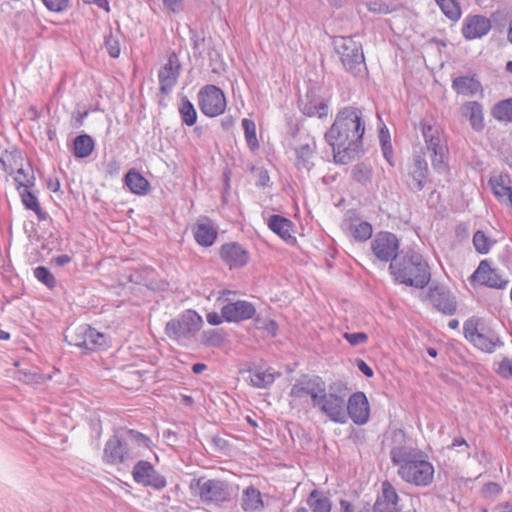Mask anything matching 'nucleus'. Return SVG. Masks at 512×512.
<instances>
[{
	"instance_id": "45",
	"label": "nucleus",
	"mask_w": 512,
	"mask_h": 512,
	"mask_svg": "<svg viewBox=\"0 0 512 512\" xmlns=\"http://www.w3.org/2000/svg\"><path fill=\"white\" fill-rule=\"evenodd\" d=\"M85 331H88L90 351L106 346V336L103 333L97 331L91 326H89V328H85Z\"/></svg>"
},
{
	"instance_id": "55",
	"label": "nucleus",
	"mask_w": 512,
	"mask_h": 512,
	"mask_svg": "<svg viewBox=\"0 0 512 512\" xmlns=\"http://www.w3.org/2000/svg\"><path fill=\"white\" fill-rule=\"evenodd\" d=\"M354 364L358 367V369L368 378L373 377L374 372L373 369L363 360L356 359L354 360Z\"/></svg>"
},
{
	"instance_id": "40",
	"label": "nucleus",
	"mask_w": 512,
	"mask_h": 512,
	"mask_svg": "<svg viewBox=\"0 0 512 512\" xmlns=\"http://www.w3.org/2000/svg\"><path fill=\"white\" fill-rule=\"evenodd\" d=\"M242 127L244 129L245 140L247 146L251 151H256L259 149V142L256 136V125L252 119L244 118L242 120Z\"/></svg>"
},
{
	"instance_id": "62",
	"label": "nucleus",
	"mask_w": 512,
	"mask_h": 512,
	"mask_svg": "<svg viewBox=\"0 0 512 512\" xmlns=\"http://www.w3.org/2000/svg\"><path fill=\"white\" fill-rule=\"evenodd\" d=\"M379 140H380L381 146L386 143H391L389 131L385 126L380 129Z\"/></svg>"
},
{
	"instance_id": "25",
	"label": "nucleus",
	"mask_w": 512,
	"mask_h": 512,
	"mask_svg": "<svg viewBox=\"0 0 512 512\" xmlns=\"http://www.w3.org/2000/svg\"><path fill=\"white\" fill-rule=\"evenodd\" d=\"M316 151V142L311 139L310 142L299 145L294 149L295 166L299 171L309 172L313 166V157Z\"/></svg>"
},
{
	"instance_id": "9",
	"label": "nucleus",
	"mask_w": 512,
	"mask_h": 512,
	"mask_svg": "<svg viewBox=\"0 0 512 512\" xmlns=\"http://www.w3.org/2000/svg\"><path fill=\"white\" fill-rule=\"evenodd\" d=\"M317 407L331 420L345 422L347 416L352 417V395L345 401L343 396L335 393L327 394L325 391Z\"/></svg>"
},
{
	"instance_id": "57",
	"label": "nucleus",
	"mask_w": 512,
	"mask_h": 512,
	"mask_svg": "<svg viewBox=\"0 0 512 512\" xmlns=\"http://www.w3.org/2000/svg\"><path fill=\"white\" fill-rule=\"evenodd\" d=\"M207 322L210 325L216 326L222 323V320L224 319L222 315L220 316L217 312H210L206 316Z\"/></svg>"
},
{
	"instance_id": "56",
	"label": "nucleus",
	"mask_w": 512,
	"mask_h": 512,
	"mask_svg": "<svg viewBox=\"0 0 512 512\" xmlns=\"http://www.w3.org/2000/svg\"><path fill=\"white\" fill-rule=\"evenodd\" d=\"M382 152L384 158L387 160V162L393 166L392 158H393V149L391 143L383 144L382 146Z\"/></svg>"
},
{
	"instance_id": "58",
	"label": "nucleus",
	"mask_w": 512,
	"mask_h": 512,
	"mask_svg": "<svg viewBox=\"0 0 512 512\" xmlns=\"http://www.w3.org/2000/svg\"><path fill=\"white\" fill-rule=\"evenodd\" d=\"M354 133L359 135V138L363 136L364 133V126L361 123V118L357 115L356 111L354 110Z\"/></svg>"
},
{
	"instance_id": "23",
	"label": "nucleus",
	"mask_w": 512,
	"mask_h": 512,
	"mask_svg": "<svg viewBox=\"0 0 512 512\" xmlns=\"http://www.w3.org/2000/svg\"><path fill=\"white\" fill-rule=\"evenodd\" d=\"M268 227L281 237L288 244H295L296 237L294 233V223L281 215H271L268 219Z\"/></svg>"
},
{
	"instance_id": "54",
	"label": "nucleus",
	"mask_w": 512,
	"mask_h": 512,
	"mask_svg": "<svg viewBox=\"0 0 512 512\" xmlns=\"http://www.w3.org/2000/svg\"><path fill=\"white\" fill-rule=\"evenodd\" d=\"M190 40L192 43L194 53H196V51H199V53H201L200 47L204 42V37H201L196 31L190 30Z\"/></svg>"
},
{
	"instance_id": "41",
	"label": "nucleus",
	"mask_w": 512,
	"mask_h": 512,
	"mask_svg": "<svg viewBox=\"0 0 512 512\" xmlns=\"http://www.w3.org/2000/svg\"><path fill=\"white\" fill-rule=\"evenodd\" d=\"M179 113L181 115L182 121L187 126H192L196 123L197 112L194 108V105L190 102V100L187 97H183L181 99Z\"/></svg>"
},
{
	"instance_id": "63",
	"label": "nucleus",
	"mask_w": 512,
	"mask_h": 512,
	"mask_svg": "<svg viewBox=\"0 0 512 512\" xmlns=\"http://www.w3.org/2000/svg\"><path fill=\"white\" fill-rule=\"evenodd\" d=\"M269 180H270V177L268 175V172L265 170H262L259 173L257 185L262 186V187L267 186Z\"/></svg>"
},
{
	"instance_id": "33",
	"label": "nucleus",
	"mask_w": 512,
	"mask_h": 512,
	"mask_svg": "<svg viewBox=\"0 0 512 512\" xmlns=\"http://www.w3.org/2000/svg\"><path fill=\"white\" fill-rule=\"evenodd\" d=\"M472 343L478 349L488 353L493 352L496 346L503 345V342L500 341L499 337L493 331H485L484 329H481V333L476 335Z\"/></svg>"
},
{
	"instance_id": "31",
	"label": "nucleus",
	"mask_w": 512,
	"mask_h": 512,
	"mask_svg": "<svg viewBox=\"0 0 512 512\" xmlns=\"http://www.w3.org/2000/svg\"><path fill=\"white\" fill-rule=\"evenodd\" d=\"M241 506L246 512L261 511L264 503L260 491L254 486L247 487L242 494Z\"/></svg>"
},
{
	"instance_id": "19",
	"label": "nucleus",
	"mask_w": 512,
	"mask_h": 512,
	"mask_svg": "<svg viewBox=\"0 0 512 512\" xmlns=\"http://www.w3.org/2000/svg\"><path fill=\"white\" fill-rule=\"evenodd\" d=\"M256 313V309L251 302L238 300L224 305L221 314L227 322H240L251 319Z\"/></svg>"
},
{
	"instance_id": "3",
	"label": "nucleus",
	"mask_w": 512,
	"mask_h": 512,
	"mask_svg": "<svg viewBox=\"0 0 512 512\" xmlns=\"http://www.w3.org/2000/svg\"><path fill=\"white\" fill-rule=\"evenodd\" d=\"M352 108L340 110L330 129L325 133V140L332 147L336 164L347 165L352 161Z\"/></svg>"
},
{
	"instance_id": "60",
	"label": "nucleus",
	"mask_w": 512,
	"mask_h": 512,
	"mask_svg": "<svg viewBox=\"0 0 512 512\" xmlns=\"http://www.w3.org/2000/svg\"><path fill=\"white\" fill-rule=\"evenodd\" d=\"M72 260L71 256L67 255V254H62V255H58L56 257L53 258V262L59 266V267H62V266H65L66 264L70 263Z\"/></svg>"
},
{
	"instance_id": "49",
	"label": "nucleus",
	"mask_w": 512,
	"mask_h": 512,
	"mask_svg": "<svg viewBox=\"0 0 512 512\" xmlns=\"http://www.w3.org/2000/svg\"><path fill=\"white\" fill-rule=\"evenodd\" d=\"M463 330L465 338L471 343L476 338V335L481 333V330L478 329V321L473 318L468 319L464 323Z\"/></svg>"
},
{
	"instance_id": "24",
	"label": "nucleus",
	"mask_w": 512,
	"mask_h": 512,
	"mask_svg": "<svg viewBox=\"0 0 512 512\" xmlns=\"http://www.w3.org/2000/svg\"><path fill=\"white\" fill-rule=\"evenodd\" d=\"M452 89L458 94L466 97H473L483 93V86L477 75L458 76L452 80Z\"/></svg>"
},
{
	"instance_id": "46",
	"label": "nucleus",
	"mask_w": 512,
	"mask_h": 512,
	"mask_svg": "<svg viewBox=\"0 0 512 512\" xmlns=\"http://www.w3.org/2000/svg\"><path fill=\"white\" fill-rule=\"evenodd\" d=\"M373 234L372 225L367 221H360L354 225V240L367 241Z\"/></svg>"
},
{
	"instance_id": "30",
	"label": "nucleus",
	"mask_w": 512,
	"mask_h": 512,
	"mask_svg": "<svg viewBox=\"0 0 512 512\" xmlns=\"http://www.w3.org/2000/svg\"><path fill=\"white\" fill-rule=\"evenodd\" d=\"M303 114L309 117L318 116L326 117L328 114L327 104L315 94H307V101L301 107Z\"/></svg>"
},
{
	"instance_id": "28",
	"label": "nucleus",
	"mask_w": 512,
	"mask_h": 512,
	"mask_svg": "<svg viewBox=\"0 0 512 512\" xmlns=\"http://www.w3.org/2000/svg\"><path fill=\"white\" fill-rule=\"evenodd\" d=\"M354 424L363 425L370 418V406L366 395L363 392H354Z\"/></svg>"
},
{
	"instance_id": "22",
	"label": "nucleus",
	"mask_w": 512,
	"mask_h": 512,
	"mask_svg": "<svg viewBox=\"0 0 512 512\" xmlns=\"http://www.w3.org/2000/svg\"><path fill=\"white\" fill-rule=\"evenodd\" d=\"M489 185L495 197L504 205L512 208L511 180L507 174L491 177Z\"/></svg>"
},
{
	"instance_id": "43",
	"label": "nucleus",
	"mask_w": 512,
	"mask_h": 512,
	"mask_svg": "<svg viewBox=\"0 0 512 512\" xmlns=\"http://www.w3.org/2000/svg\"><path fill=\"white\" fill-rule=\"evenodd\" d=\"M494 242L482 231L478 230L473 236V245L480 254H487Z\"/></svg>"
},
{
	"instance_id": "61",
	"label": "nucleus",
	"mask_w": 512,
	"mask_h": 512,
	"mask_svg": "<svg viewBox=\"0 0 512 512\" xmlns=\"http://www.w3.org/2000/svg\"><path fill=\"white\" fill-rule=\"evenodd\" d=\"M36 377L35 373L20 371L18 379L26 383H32L36 381Z\"/></svg>"
},
{
	"instance_id": "18",
	"label": "nucleus",
	"mask_w": 512,
	"mask_h": 512,
	"mask_svg": "<svg viewBox=\"0 0 512 512\" xmlns=\"http://www.w3.org/2000/svg\"><path fill=\"white\" fill-rule=\"evenodd\" d=\"M399 496L394 486L385 480L381 484V493L371 506L373 512H400Z\"/></svg>"
},
{
	"instance_id": "5",
	"label": "nucleus",
	"mask_w": 512,
	"mask_h": 512,
	"mask_svg": "<svg viewBox=\"0 0 512 512\" xmlns=\"http://www.w3.org/2000/svg\"><path fill=\"white\" fill-rule=\"evenodd\" d=\"M0 162L3 166V169L8 174L14 176V181L17 185V189L20 188L30 189L35 185V176L33 169L29 166L27 169L23 168V157L20 152H5L0 157Z\"/></svg>"
},
{
	"instance_id": "2",
	"label": "nucleus",
	"mask_w": 512,
	"mask_h": 512,
	"mask_svg": "<svg viewBox=\"0 0 512 512\" xmlns=\"http://www.w3.org/2000/svg\"><path fill=\"white\" fill-rule=\"evenodd\" d=\"M395 281L410 287L424 288L431 280L428 263L422 255L412 249L402 250L389 265Z\"/></svg>"
},
{
	"instance_id": "53",
	"label": "nucleus",
	"mask_w": 512,
	"mask_h": 512,
	"mask_svg": "<svg viewBox=\"0 0 512 512\" xmlns=\"http://www.w3.org/2000/svg\"><path fill=\"white\" fill-rule=\"evenodd\" d=\"M501 486L496 482H489L483 486V494L485 497H491L501 492Z\"/></svg>"
},
{
	"instance_id": "11",
	"label": "nucleus",
	"mask_w": 512,
	"mask_h": 512,
	"mask_svg": "<svg viewBox=\"0 0 512 512\" xmlns=\"http://www.w3.org/2000/svg\"><path fill=\"white\" fill-rule=\"evenodd\" d=\"M373 255L381 262H392L399 256V240L391 232L381 231L371 242Z\"/></svg>"
},
{
	"instance_id": "35",
	"label": "nucleus",
	"mask_w": 512,
	"mask_h": 512,
	"mask_svg": "<svg viewBox=\"0 0 512 512\" xmlns=\"http://www.w3.org/2000/svg\"><path fill=\"white\" fill-rule=\"evenodd\" d=\"M85 328H89V325H80L74 329H69L65 339L70 345L90 350V343L88 341V331Z\"/></svg>"
},
{
	"instance_id": "44",
	"label": "nucleus",
	"mask_w": 512,
	"mask_h": 512,
	"mask_svg": "<svg viewBox=\"0 0 512 512\" xmlns=\"http://www.w3.org/2000/svg\"><path fill=\"white\" fill-rule=\"evenodd\" d=\"M372 167L366 163H359L354 166V180L366 185L371 183Z\"/></svg>"
},
{
	"instance_id": "12",
	"label": "nucleus",
	"mask_w": 512,
	"mask_h": 512,
	"mask_svg": "<svg viewBox=\"0 0 512 512\" xmlns=\"http://www.w3.org/2000/svg\"><path fill=\"white\" fill-rule=\"evenodd\" d=\"M182 65L175 52H171L167 57V62L158 72L159 91L162 95H169L176 86L181 74Z\"/></svg>"
},
{
	"instance_id": "21",
	"label": "nucleus",
	"mask_w": 512,
	"mask_h": 512,
	"mask_svg": "<svg viewBox=\"0 0 512 512\" xmlns=\"http://www.w3.org/2000/svg\"><path fill=\"white\" fill-rule=\"evenodd\" d=\"M491 29V22L481 15H474L465 19L462 27L463 36L468 39L481 38Z\"/></svg>"
},
{
	"instance_id": "50",
	"label": "nucleus",
	"mask_w": 512,
	"mask_h": 512,
	"mask_svg": "<svg viewBox=\"0 0 512 512\" xmlns=\"http://www.w3.org/2000/svg\"><path fill=\"white\" fill-rule=\"evenodd\" d=\"M366 6L370 12L377 14H388L392 12L390 6L381 0L370 1L366 3Z\"/></svg>"
},
{
	"instance_id": "6",
	"label": "nucleus",
	"mask_w": 512,
	"mask_h": 512,
	"mask_svg": "<svg viewBox=\"0 0 512 512\" xmlns=\"http://www.w3.org/2000/svg\"><path fill=\"white\" fill-rule=\"evenodd\" d=\"M420 127L426 148L431 152L430 157L433 168L439 171L444 170L446 167L445 158L447 147L442 140L440 128L426 122H421Z\"/></svg>"
},
{
	"instance_id": "14",
	"label": "nucleus",
	"mask_w": 512,
	"mask_h": 512,
	"mask_svg": "<svg viewBox=\"0 0 512 512\" xmlns=\"http://www.w3.org/2000/svg\"><path fill=\"white\" fill-rule=\"evenodd\" d=\"M197 486L199 488V496L205 503H222L230 499L229 486L224 481L217 479L203 481L198 479Z\"/></svg>"
},
{
	"instance_id": "17",
	"label": "nucleus",
	"mask_w": 512,
	"mask_h": 512,
	"mask_svg": "<svg viewBox=\"0 0 512 512\" xmlns=\"http://www.w3.org/2000/svg\"><path fill=\"white\" fill-rule=\"evenodd\" d=\"M220 257L230 269H237L247 265L250 254L240 243L230 242L221 246Z\"/></svg>"
},
{
	"instance_id": "59",
	"label": "nucleus",
	"mask_w": 512,
	"mask_h": 512,
	"mask_svg": "<svg viewBox=\"0 0 512 512\" xmlns=\"http://www.w3.org/2000/svg\"><path fill=\"white\" fill-rule=\"evenodd\" d=\"M181 2L182 0H163V5L165 8L175 13L179 10Z\"/></svg>"
},
{
	"instance_id": "51",
	"label": "nucleus",
	"mask_w": 512,
	"mask_h": 512,
	"mask_svg": "<svg viewBox=\"0 0 512 512\" xmlns=\"http://www.w3.org/2000/svg\"><path fill=\"white\" fill-rule=\"evenodd\" d=\"M497 374L502 378L509 379L512 377V359L505 357L499 363Z\"/></svg>"
},
{
	"instance_id": "48",
	"label": "nucleus",
	"mask_w": 512,
	"mask_h": 512,
	"mask_svg": "<svg viewBox=\"0 0 512 512\" xmlns=\"http://www.w3.org/2000/svg\"><path fill=\"white\" fill-rule=\"evenodd\" d=\"M105 48L108 54L112 58H117L120 55V42L119 37L115 35L112 31L109 32L108 35L105 36Z\"/></svg>"
},
{
	"instance_id": "38",
	"label": "nucleus",
	"mask_w": 512,
	"mask_h": 512,
	"mask_svg": "<svg viewBox=\"0 0 512 512\" xmlns=\"http://www.w3.org/2000/svg\"><path fill=\"white\" fill-rule=\"evenodd\" d=\"M491 114L500 122H512V98L496 103L492 108Z\"/></svg>"
},
{
	"instance_id": "42",
	"label": "nucleus",
	"mask_w": 512,
	"mask_h": 512,
	"mask_svg": "<svg viewBox=\"0 0 512 512\" xmlns=\"http://www.w3.org/2000/svg\"><path fill=\"white\" fill-rule=\"evenodd\" d=\"M441 11L452 21L461 17V8L457 0H435Z\"/></svg>"
},
{
	"instance_id": "1",
	"label": "nucleus",
	"mask_w": 512,
	"mask_h": 512,
	"mask_svg": "<svg viewBox=\"0 0 512 512\" xmlns=\"http://www.w3.org/2000/svg\"><path fill=\"white\" fill-rule=\"evenodd\" d=\"M391 439L394 445L390 450V458L394 465L399 466L398 475L401 479L418 487L429 486L433 482L434 467L424 453L409 443L401 429L393 430Z\"/></svg>"
},
{
	"instance_id": "4",
	"label": "nucleus",
	"mask_w": 512,
	"mask_h": 512,
	"mask_svg": "<svg viewBox=\"0 0 512 512\" xmlns=\"http://www.w3.org/2000/svg\"><path fill=\"white\" fill-rule=\"evenodd\" d=\"M149 438L129 429L122 435L108 439L103 452V460L108 464H120L140 456V448L148 447Z\"/></svg>"
},
{
	"instance_id": "26",
	"label": "nucleus",
	"mask_w": 512,
	"mask_h": 512,
	"mask_svg": "<svg viewBox=\"0 0 512 512\" xmlns=\"http://www.w3.org/2000/svg\"><path fill=\"white\" fill-rule=\"evenodd\" d=\"M462 116L467 118L470 122L472 129L476 132H481L484 127L483 107L477 101H468L460 107Z\"/></svg>"
},
{
	"instance_id": "29",
	"label": "nucleus",
	"mask_w": 512,
	"mask_h": 512,
	"mask_svg": "<svg viewBox=\"0 0 512 512\" xmlns=\"http://www.w3.org/2000/svg\"><path fill=\"white\" fill-rule=\"evenodd\" d=\"M125 184L130 191L137 195H145L150 190L148 180L136 169H131L125 175Z\"/></svg>"
},
{
	"instance_id": "8",
	"label": "nucleus",
	"mask_w": 512,
	"mask_h": 512,
	"mask_svg": "<svg viewBox=\"0 0 512 512\" xmlns=\"http://www.w3.org/2000/svg\"><path fill=\"white\" fill-rule=\"evenodd\" d=\"M202 324L201 317L194 311H187L180 319H172L165 327L166 335L175 340H181L194 336Z\"/></svg>"
},
{
	"instance_id": "16",
	"label": "nucleus",
	"mask_w": 512,
	"mask_h": 512,
	"mask_svg": "<svg viewBox=\"0 0 512 512\" xmlns=\"http://www.w3.org/2000/svg\"><path fill=\"white\" fill-rule=\"evenodd\" d=\"M471 280L495 289H504L508 285V280L503 279L497 269L492 268L487 260L480 262L472 274Z\"/></svg>"
},
{
	"instance_id": "7",
	"label": "nucleus",
	"mask_w": 512,
	"mask_h": 512,
	"mask_svg": "<svg viewBox=\"0 0 512 512\" xmlns=\"http://www.w3.org/2000/svg\"><path fill=\"white\" fill-rule=\"evenodd\" d=\"M198 105L204 115L208 117L219 116L226 109L225 94L216 85H205L198 92Z\"/></svg>"
},
{
	"instance_id": "15",
	"label": "nucleus",
	"mask_w": 512,
	"mask_h": 512,
	"mask_svg": "<svg viewBox=\"0 0 512 512\" xmlns=\"http://www.w3.org/2000/svg\"><path fill=\"white\" fill-rule=\"evenodd\" d=\"M132 476L136 483L157 490L163 489L167 484L165 477L159 474L150 462L145 460H140L135 464Z\"/></svg>"
},
{
	"instance_id": "13",
	"label": "nucleus",
	"mask_w": 512,
	"mask_h": 512,
	"mask_svg": "<svg viewBox=\"0 0 512 512\" xmlns=\"http://www.w3.org/2000/svg\"><path fill=\"white\" fill-rule=\"evenodd\" d=\"M427 299L437 311L444 315L452 316L457 311L456 297L443 285H431L427 292Z\"/></svg>"
},
{
	"instance_id": "32",
	"label": "nucleus",
	"mask_w": 512,
	"mask_h": 512,
	"mask_svg": "<svg viewBox=\"0 0 512 512\" xmlns=\"http://www.w3.org/2000/svg\"><path fill=\"white\" fill-rule=\"evenodd\" d=\"M352 38L351 37H336L334 40V47L339 60L343 67L350 71L352 70Z\"/></svg>"
},
{
	"instance_id": "36",
	"label": "nucleus",
	"mask_w": 512,
	"mask_h": 512,
	"mask_svg": "<svg viewBox=\"0 0 512 512\" xmlns=\"http://www.w3.org/2000/svg\"><path fill=\"white\" fill-rule=\"evenodd\" d=\"M73 145V153L76 158H86L90 156L95 147L93 138L88 134L77 136L74 139Z\"/></svg>"
},
{
	"instance_id": "64",
	"label": "nucleus",
	"mask_w": 512,
	"mask_h": 512,
	"mask_svg": "<svg viewBox=\"0 0 512 512\" xmlns=\"http://www.w3.org/2000/svg\"><path fill=\"white\" fill-rule=\"evenodd\" d=\"M207 345L217 346L220 343V337L216 332H211L210 336L204 341Z\"/></svg>"
},
{
	"instance_id": "10",
	"label": "nucleus",
	"mask_w": 512,
	"mask_h": 512,
	"mask_svg": "<svg viewBox=\"0 0 512 512\" xmlns=\"http://www.w3.org/2000/svg\"><path fill=\"white\" fill-rule=\"evenodd\" d=\"M325 391V383L319 376L303 375L292 386L290 396L297 399L310 397L313 405L317 406Z\"/></svg>"
},
{
	"instance_id": "39",
	"label": "nucleus",
	"mask_w": 512,
	"mask_h": 512,
	"mask_svg": "<svg viewBox=\"0 0 512 512\" xmlns=\"http://www.w3.org/2000/svg\"><path fill=\"white\" fill-rule=\"evenodd\" d=\"M20 196L23 205L28 210L34 211L39 221H44L47 219V213L42 210L37 197L32 192H30L29 189H24L22 192H20Z\"/></svg>"
},
{
	"instance_id": "20",
	"label": "nucleus",
	"mask_w": 512,
	"mask_h": 512,
	"mask_svg": "<svg viewBox=\"0 0 512 512\" xmlns=\"http://www.w3.org/2000/svg\"><path fill=\"white\" fill-rule=\"evenodd\" d=\"M407 185L413 192H419L425 187L428 176V165L424 158L417 156L409 169Z\"/></svg>"
},
{
	"instance_id": "34",
	"label": "nucleus",
	"mask_w": 512,
	"mask_h": 512,
	"mask_svg": "<svg viewBox=\"0 0 512 512\" xmlns=\"http://www.w3.org/2000/svg\"><path fill=\"white\" fill-rule=\"evenodd\" d=\"M307 504L312 512H331L332 503L322 491L313 490L308 498Z\"/></svg>"
},
{
	"instance_id": "47",
	"label": "nucleus",
	"mask_w": 512,
	"mask_h": 512,
	"mask_svg": "<svg viewBox=\"0 0 512 512\" xmlns=\"http://www.w3.org/2000/svg\"><path fill=\"white\" fill-rule=\"evenodd\" d=\"M34 276L36 279L49 288H53L56 285V279L48 268L39 266L34 269Z\"/></svg>"
},
{
	"instance_id": "37",
	"label": "nucleus",
	"mask_w": 512,
	"mask_h": 512,
	"mask_svg": "<svg viewBox=\"0 0 512 512\" xmlns=\"http://www.w3.org/2000/svg\"><path fill=\"white\" fill-rule=\"evenodd\" d=\"M250 383L255 388H267L273 384L275 380L274 372L271 369L264 371L261 370H249Z\"/></svg>"
},
{
	"instance_id": "52",
	"label": "nucleus",
	"mask_w": 512,
	"mask_h": 512,
	"mask_svg": "<svg viewBox=\"0 0 512 512\" xmlns=\"http://www.w3.org/2000/svg\"><path fill=\"white\" fill-rule=\"evenodd\" d=\"M48 10L53 12H61L68 8L69 0H43Z\"/></svg>"
},
{
	"instance_id": "27",
	"label": "nucleus",
	"mask_w": 512,
	"mask_h": 512,
	"mask_svg": "<svg viewBox=\"0 0 512 512\" xmlns=\"http://www.w3.org/2000/svg\"><path fill=\"white\" fill-rule=\"evenodd\" d=\"M196 242L203 247H210L214 244L218 232L208 218L198 221L193 228Z\"/></svg>"
}]
</instances>
